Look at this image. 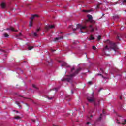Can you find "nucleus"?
I'll return each mask as SVG.
<instances>
[{"label":"nucleus","instance_id":"obj_1","mask_svg":"<svg viewBox=\"0 0 126 126\" xmlns=\"http://www.w3.org/2000/svg\"><path fill=\"white\" fill-rule=\"evenodd\" d=\"M69 28H72L73 31H76L77 29H78V28H80V30L81 31V33H84L82 31H81L82 29H85L86 31H90L91 33H92L93 32H94V31L95 30H98V29L97 28H93L92 25H90L89 27H87L86 26H82L80 24H78L76 28H73V25H71L69 26Z\"/></svg>","mask_w":126,"mask_h":126},{"label":"nucleus","instance_id":"obj_2","mask_svg":"<svg viewBox=\"0 0 126 126\" xmlns=\"http://www.w3.org/2000/svg\"><path fill=\"white\" fill-rule=\"evenodd\" d=\"M87 99L90 103H94V105L95 107H97V106H100V100L99 99L97 100L95 97H94V93L92 94L91 96H88L87 97Z\"/></svg>","mask_w":126,"mask_h":126},{"label":"nucleus","instance_id":"obj_3","mask_svg":"<svg viewBox=\"0 0 126 126\" xmlns=\"http://www.w3.org/2000/svg\"><path fill=\"white\" fill-rule=\"evenodd\" d=\"M108 45H106L105 47V50H113L114 52L118 51V46L117 44L113 42L109 41Z\"/></svg>","mask_w":126,"mask_h":126},{"label":"nucleus","instance_id":"obj_4","mask_svg":"<svg viewBox=\"0 0 126 126\" xmlns=\"http://www.w3.org/2000/svg\"><path fill=\"white\" fill-rule=\"evenodd\" d=\"M80 71H81V68H79L77 69V70L75 71V72L70 75L69 77H67L65 79V80H66V81H67L68 82H70L72 77H73V76H75L76 74H78V72H79Z\"/></svg>","mask_w":126,"mask_h":126},{"label":"nucleus","instance_id":"obj_5","mask_svg":"<svg viewBox=\"0 0 126 126\" xmlns=\"http://www.w3.org/2000/svg\"><path fill=\"white\" fill-rule=\"evenodd\" d=\"M87 16L88 19L85 20L84 21L85 23H88V22H89L92 24H94V23H96V22L93 19V17H92V15L89 14Z\"/></svg>","mask_w":126,"mask_h":126},{"label":"nucleus","instance_id":"obj_6","mask_svg":"<svg viewBox=\"0 0 126 126\" xmlns=\"http://www.w3.org/2000/svg\"><path fill=\"white\" fill-rule=\"evenodd\" d=\"M35 17H39V16L35 14L32 15L31 18H30V19L31 20L30 22L29 23V26H30V27H32V26H33V20H34Z\"/></svg>","mask_w":126,"mask_h":126},{"label":"nucleus","instance_id":"obj_7","mask_svg":"<svg viewBox=\"0 0 126 126\" xmlns=\"http://www.w3.org/2000/svg\"><path fill=\"white\" fill-rule=\"evenodd\" d=\"M55 28V25H46L45 27V29L46 31V32H48V31L50 30V29H53Z\"/></svg>","mask_w":126,"mask_h":126},{"label":"nucleus","instance_id":"obj_8","mask_svg":"<svg viewBox=\"0 0 126 126\" xmlns=\"http://www.w3.org/2000/svg\"><path fill=\"white\" fill-rule=\"evenodd\" d=\"M61 66H65V67H69V65L67 64V63L64 62H63L62 64L61 65Z\"/></svg>","mask_w":126,"mask_h":126},{"label":"nucleus","instance_id":"obj_9","mask_svg":"<svg viewBox=\"0 0 126 126\" xmlns=\"http://www.w3.org/2000/svg\"><path fill=\"white\" fill-rule=\"evenodd\" d=\"M6 30H11V31H14L15 32H17L18 31V30H15L14 29V28L12 27H10L9 28H7L6 29Z\"/></svg>","mask_w":126,"mask_h":126},{"label":"nucleus","instance_id":"obj_10","mask_svg":"<svg viewBox=\"0 0 126 126\" xmlns=\"http://www.w3.org/2000/svg\"><path fill=\"white\" fill-rule=\"evenodd\" d=\"M93 115H91L90 116H88L87 119V121H91V119L93 118Z\"/></svg>","mask_w":126,"mask_h":126},{"label":"nucleus","instance_id":"obj_11","mask_svg":"<svg viewBox=\"0 0 126 126\" xmlns=\"http://www.w3.org/2000/svg\"><path fill=\"white\" fill-rule=\"evenodd\" d=\"M60 39H63V36L60 37H56L54 39V41L55 42H57V41L60 40Z\"/></svg>","mask_w":126,"mask_h":126},{"label":"nucleus","instance_id":"obj_12","mask_svg":"<svg viewBox=\"0 0 126 126\" xmlns=\"http://www.w3.org/2000/svg\"><path fill=\"white\" fill-rule=\"evenodd\" d=\"M1 7L2 8H4V7H5V3L2 2L1 4Z\"/></svg>","mask_w":126,"mask_h":126},{"label":"nucleus","instance_id":"obj_13","mask_svg":"<svg viewBox=\"0 0 126 126\" xmlns=\"http://www.w3.org/2000/svg\"><path fill=\"white\" fill-rule=\"evenodd\" d=\"M3 36H4L5 38H8V37H9V35L8 34H7V33H4V34H3Z\"/></svg>","mask_w":126,"mask_h":126},{"label":"nucleus","instance_id":"obj_14","mask_svg":"<svg viewBox=\"0 0 126 126\" xmlns=\"http://www.w3.org/2000/svg\"><path fill=\"white\" fill-rule=\"evenodd\" d=\"M102 4V3H100L99 4H98L96 6V9H98L99 8H100V6Z\"/></svg>","mask_w":126,"mask_h":126},{"label":"nucleus","instance_id":"obj_15","mask_svg":"<svg viewBox=\"0 0 126 126\" xmlns=\"http://www.w3.org/2000/svg\"><path fill=\"white\" fill-rule=\"evenodd\" d=\"M21 118L18 116H15L14 119H15L16 120H20Z\"/></svg>","mask_w":126,"mask_h":126},{"label":"nucleus","instance_id":"obj_16","mask_svg":"<svg viewBox=\"0 0 126 126\" xmlns=\"http://www.w3.org/2000/svg\"><path fill=\"white\" fill-rule=\"evenodd\" d=\"M34 48V46H29L28 47V50L29 51H31V50H32V49H33Z\"/></svg>","mask_w":126,"mask_h":126},{"label":"nucleus","instance_id":"obj_17","mask_svg":"<svg viewBox=\"0 0 126 126\" xmlns=\"http://www.w3.org/2000/svg\"><path fill=\"white\" fill-rule=\"evenodd\" d=\"M66 100H67V101H69V100H70V97H69V96H66Z\"/></svg>","mask_w":126,"mask_h":126},{"label":"nucleus","instance_id":"obj_18","mask_svg":"<svg viewBox=\"0 0 126 126\" xmlns=\"http://www.w3.org/2000/svg\"><path fill=\"white\" fill-rule=\"evenodd\" d=\"M21 33H19V34H17L16 35V38H18V37H20V36H22Z\"/></svg>","mask_w":126,"mask_h":126},{"label":"nucleus","instance_id":"obj_19","mask_svg":"<svg viewBox=\"0 0 126 126\" xmlns=\"http://www.w3.org/2000/svg\"><path fill=\"white\" fill-rule=\"evenodd\" d=\"M95 38L92 36V35H90V40H94Z\"/></svg>","mask_w":126,"mask_h":126},{"label":"nucleus","instance_id":"obj_20","mask_svg":"<svg viewBox=\"0 0 126 126\" xmlns=\"http://www.w3.org/2000/svg\"><path fill=\"white\" fill-rule=\"evenodd\" d=\"M91 10H83V12H90Z\"/></svg>","mask_w":126,"mask_h":126},{"label":"nucleus","instance_id":"obj_21","mask_svg":"<svg viewBox=\"0 0 126 126\" xmlns=\"http://www.w3.org/2000/svg\"><path fill=\"white\" fill-rule=\"evenodd\" d=\"M122 3L123 4H126V0H122Z\"/></svg>","mask_w":126,"mask_h":126},{"label":"nucleus","instance_id":"obj_22","mask_svg":"<svg viewBox=\"0 0 126 126\" xmlns=\"http://www.w3.org/2000/svg\"><path fill=\"white\" fill-rule=\"evenodd\" d=\"M53 90H55V93H56V92H57V91L59 90V88H55V89H53Z\"/></svg>","mask_w":126,"mask_h":126},{"label":"nucleus","instance_id":"obj_23","mask_svg":"<svg viewBox=\"0 0 126 126\" xmlns=\"http://www.w3.org/2000/svg\"><path fill=\"white\" fill-rule=\"evenodd\" d=\"M101 38H102V36H101V35H99L97 37V39L98 40H101Z\"/></svg>","mask_w":126,"mask_h":126},{"label":"nucleus","instance_id":"obj_24","mask_svg":"<svg viewBox=\"0 0 126 126\" xmlns=\"http://www.w3.org/2000/svg\"><path fill=\"white\" fill-rule=\"evenodd\" d=\"M32 87H33V88H35L36 89H38V88H37L36 87V85H35L34 84L32 85Z\"/></svg>","mask_w":126,"mask_h":126},{"label":"nucleus","instance_id":"obj_25","mask_svg":"<svg viewBox=\"0 0 126 126\" xmlns=\"http://www.w3.org/2000/svg\"><path fill=\"white\" fill-rule=\"evenodd\" d=\"M47 98H48V100H52V99H53L54 97H49V96H47Z\"/></svg>","mask_w":126,"mask_h":126},{"label":"nucleus","instance_id":"obj_26","mask_svg":"<svg viewBox=\"0 0 126 126\" xmlns=\"http://www.w3.org/2000/svg\"><path fill=\"white\" fill-rule=\"evenodd\" d=\"M102 114H100V117L99 118V121H101V120L102 119Z\"/></svg>","mask_w":126,"mask_h":126},{"label":"nucleus","instance_id":"obj_27","mask_svg":"<svg viewBox=\"0 0 126 126\" xmlns=\"http://www.w3.org/2000/svg\"><path fill=\"white\" fill-rule=\"evenodd\" d=\"M33 35L35 37H37V36H38V35L37 34V32H34L33 33Z\"/></svg>","mask_w":126,"mask_h":126},{"label":"nucleus","instance_id":"obj_28","mask_svg":"<svg viewBox=\"0 0 126 126\" xmlns=\"http://www.w3.org/2000/svg\"><path fill=\"white\" fill-rule=\"evenodd\" d=\"M39 31H41V28H39L36 30V32H39Z\"/></svg>","mask_w":126,"mask_h":126},{"label":"nucleus","instance_id":"obj_29","mask_svg":"<svg viewBox=\"0 0 126 126\" xmlns=\"http://www.w3.org/2000/svg\"><path fill=\"white\" fill-rule=\"evenodd\" d=\"M92 48H93V50H96V46H93Z\"/></svg>","mask_w":126,"mask_h":126},{"label":"nucleus","instance_id":"obj_30","mask_svg":"<svg viewBox=\"0 0 126 126\" xmlns=\"http://www.w3.org/2000/svg\"><path fill=\"white\" fill-rule=\"evenodd\" d=\"M73 70H74V67H73V68H71V72H72V71H73Z\"/></svg>","mask_w":126,"mask_h":126},{"label":"nucleus","instance_id":"obj_31","mask_svg":"<svg viewBox=\"0 0 126 126\" xmlns=\"http://www.w3.org/2000/svg\"><path fill=\"white\" fill-rule=\"evenodd\" d=\"M102 113H103V114H106V112H105V110H104V109L103 110Z\"/></svg>","mask_w":126,"mask_h":126},{"label":"nucleus","instance_id":"obj_32","mask_svg":"<svg viewBox=\"0 0 126 126\" xmlns=\"http://www.w3.org/2000/svg\"><path fill=\"white\" fill-rule=\"evenodd\" d=\"M88 84L91 85V84H92V82L89 81V82H88Z\"/></svg>","mask_w":126,"mask_h":126},{"label":"nucleus","instance_id":"obj_33","mask_svg":"<svg viewBox=\"0 0 126 126\" xmlns=\"http://www.w3.org/2000/svg\"><path fill=\"white\" fill-rule=\"evenodd\" d=\"M73 44L74 45H75V44H77V41L76 42L74 41V42H73Z\"/></svg>","mask_w":126,"mask_h":126},{"label":"nucleus","instance_id":"obj_34","mask_svg":"<svg viewBox=\"0 0 126 126\" xmlns=\"http://www.w3.org/2000/svg\"><path fill=\"white\" fill-rule=\"evenodd\" d=\"M98 75L102 76L103 78H104V76L103 75H102V74H98Z\"/></svg>","mask_w":126,"mask_h":126},{"label":"nucleus","instance_id":"obj_35","mask_svg":"<svg viewBox=\"0 0 126 126\" xmlns=\"http://www.w3.org/2000/svg\"><path fill=\"white\" fill-rule=\"evenodd\" d=\"M32 122H33V123H35L36 122V120L32 119Z\"/></svg>","mask_w":126,"mask_h":126},{"label":"nucleus","instance_id":"obj_36","mask_svg":"<svg viewBox=\"0 0 126 126\" xmlns=\"http://www.w3.org/2000/svg\"><path fill=\"white\" fill-rule=\"evenodd\" d=\"M117 39L121 41V39H120V37H119V36H117Z\"/></svg>","mask_w":126,"mask_h":126},{"label":"nucleus","instance_id":"obj_37","mask_svg":"<svg viewBox=\"0 0 126 126\" xmlns=\"http://www.w3.org/2000/svg\"><path fill=\"white\" fill-rule=\"evenodd\" d=\"M100 70L101 72H104V70L102 68H100Z\"/></svg>","mask_w":126,"mask_h":126},{"label":"nucleus","instance_id":"obj_38","mask_svg":"<svg viewBox=\"0 0 126 126\" xmlns=\"http://www.w3.org/2000/svg\"><path fill=\"white\" fill-rule=\"evenodd\" d=\"M89 124H90V122H87V125H89Z\"/></svg>","mask_w":126,"mask_h":126},{"label":"nucleus","instance_id":"obj_39","mask_svg":"<svg viewBox=\"0 0 126 126\" xmlns=\"http://www.w3.org/2000/svg\"><path fill=\"white\" fill-rule=\"evenodd\" d=\"M120 29H121V30H123V29H124V28L121 27V28H120Z\"/></svg>","mask_w":126,"mask_h":126},{"label":"nucleus","instance_id":"obj_40","mask_svg":"<svg viewBox=\"0 0 126 126\" xmlns=\"http://www.w3.org/2000/svg\"><path fill=\"white\" fill-rule=\"evenodd\" d=\"M124 122H125V123H124V124H126V120H124Z\"/></svg>","mask_w":126,"mask_h":126},{"label":"nucleus","instance_id":"obj_41","mask_svg":"<svg viewBox=\"0 0 126 126\" xmlns=\"http://www.w3.org/2000/svg\"><path fill=\"white\" fill-rule=\"evenodd\" d=\"M120 100H122V96H120Z\"/></svg>","mask_w":126,"mask_h":126},{"label":"nucleus","instance_id":"obj_42","mask_svg":"<svg viewBox=\"0 0 126 126\" xmlns=\"http://www.w3.org/2000/svg\"><path fill=\"white\" fill-rule=\"evenodd\" d=\"M62 81H64V79H62Z\"/></svg>","mask_w":126,"mask_h":126},{"label":"nucleus","instance_id":"obj_43","mask_svg":"<svg viewBox=\"0 0 126 126\" xmlns=\"http://www.w3.org/2000/svg\"><path fill=\"white\" fill-rule=\"evenodd\" d=\"M55 51V50H52V52H54Z\"/></svg>","mask_w":126,"mask_h":126},{"label":"nucleus","instance_id":"obj_44","mask_svg":"<svg viewBox=\"0 0 126 126\" xmlns=\"http://www.w3.org/2000/svg\"><path fill=\"white\" fill-rule=\"evenodd\" d=\"M72 94H73V92H72Z\"/></svg>","mask_w":126,"mask_h":126},{"label":"nucleus","instance_id":"obj_45","mask_svg":"<svg viewBox=\"0 0 126 126\" xmlns=\"http://www.w3.org/2000/svg\"><path fill=\"white\" fill-rule=\"evenodd\" d=\"M18 105H19V103H18Z\"/></svg>","mask_w":126,"mask_h":126},{"label":"nucleus","instance_id":"obj_46","mask_svg":"<svg viewBox=\"0 0 126 126\" xmlns=\"http://www.w3.org/2000/svg\"><path fill=\"white\" fill-rule=\"evenodd\" d=\"M101 91V90H99V91Z\"/></svg>","mask_w":126,"mask_h":126},{"label":"nucleus","instance_id":"obj_47","mask_svg":"<svg viewBox=\"0 0 126 126\" xmlns=\"http://www.w3.org/2000/svg\"><path fill=\"white\" fill-rule=\"evenodd\" d=\"M59 63H61V61H59Z\"/></svg>","mask_w":126,"mask_h":126}]
</instances>
